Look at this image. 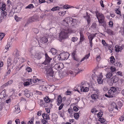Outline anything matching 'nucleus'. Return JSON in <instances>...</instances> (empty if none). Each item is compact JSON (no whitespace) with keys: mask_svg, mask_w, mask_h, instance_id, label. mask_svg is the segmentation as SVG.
Masks as SVG:
<instances>
[{"mask_svg":"<svg viewBox=\"0 0 124 124\" xmlns=\"http://www.w3.org/2000/svg\"><path fill=\"white\" fill-rule=\"evenodd\" d=\"M34 8V6L32 4H31L29 5L28 6H26L25 8H26L32 9Z\"/></svg>","mask_w":124,"mask_h":124,"instance_id":"37","label":"nucleus"},{"mask_svg":"<svg viewBox=\"0 0 124 124\" xmlns=\"http://www.w3.org/2000/svg\"><path fill=\"white\" fill-rule=\"evenodd\" d=\"M36 20L35 19L34 17H31L30 18L29 20L28 21L29 22V23H32L34 21H35Z\"/></svg>","mask_w":124,"mask_h":124,"instance_id":"35","label":"nucleus"},{"mask_svg":"<svg viewBox=\"0 0 124 124\" xmlns=\"http://www.w3.org/2000/svg\"><path fill=\"white\" fill-rule=\"evenodd\" d=\"M70 55V54L68 53L62 52L58 56V58L59 60H67L68 58Z\"/></svg>","mask_w":124,"mask_h":124,"instance_id":"5","label":"nucleus"},{"mask_svg":"<svg viewBox=\"0 0 124 124\" xmlns=\"http://www.w3.org/2000/svg\"><path fill=\"white\" fill-rule=\"evenodd\" d=\"M103 77V76L102 73H100L99 76L97 77V81L99 84H101L103 83V80L102 79Z\"/></svg>","mask_w":124,"mask_h":124,"instance_id":"8","label":"nucleus"},{"mask_svg":"<svg viewBox=\"0 0 124 124\" xmlns=\"http://www.w3.org/2000/svg\"><path fill=\"white\" fill-rule=\"evenodd\" d=\"M13 54L15 55V58L14 59V62H24L26 61V60L24 58L19 57V54L18 50L15 49L13 52Z\"/></svg>","mask_w":124,"mask_h":124,"instance_id":"3","label":"nucleus"},{"mask_svg":"<svg viewBox=\"0 0 124 124\" xmlns=\"http://www.w3.org/2000/svg\"><path fill=\"white\" fill-rule=\"evenodd\" d=\"M8 9L10 8L11 7L12 8V5H11V3L10 2V1L9 0H8Z\"/></svg>","mask_w":124,"mask_h":124,"instance_id":"55","label":"nucleus"},{"mask_svg":"<svg viewBox=\"0 0 124 124\" xmlns=\"http://www.w3.org/2000/svg\"><path fill=\"white\" fill-rule=\"evenodd\" d=\"M45 61L44 62H50L52 60V58L50 57L47 53H45Z\"/></svg>","mask_w":124,"mask_h":124,"instance_id":"12","label":"nucleus"},{"mask_svg":"<svg viewBox=\"0 0 124 124\" xmlns=\"http://www.w3.org/2000/svg\"><path fill=\"white\" fill-rule=\"evenodd\" d=\"M111 72L113 73V72H115L116 70V68L114 66H111L110 68Z\"/></svg>","mask_w":124,"mask_h":124,"instance_id":"40","label":"nucleus"},{"mask_svg":"<svg viewBox=\"0 0 124 124\" xmlns=\"http://www.w3.org/2000/svg\"><path fill=\"white\" fill-rule=\"evenodd\" d=\"M123 46H124L123 45H122L121 46L117 45H116L115 46V51L117 52H121L123 49Z\"/></svg>","mask_w":124,"mask_h":124,"instance_id":"9","label":"nucleus"},{"mask_svg":"<svg viewBox=\"0 0 124 124\" xmlns=\"http://www.w3.org/2000/svg\"><path fill=\"white\" fill-rule=\"evenodd\" d=\"M14 107L15 108V112L16 114L19 113L20 112L21 110L19 105L18 104H17L15 105Z\"/></svg>","mask_w":124,"mask_h":124,"instance_id":"13","label":"nucleus"},{"mask_svg":"<svg viewBox=\"0 0 124 124\" xmlns=\"http://www.w3.org/2000/svg\"><path fill=\"white\" fill-rule=\"evenodd\" d=\"M65 94L67 95H71V92L68 90L66 92Z\"/></svg>","mask_w":124,"mask_h":124,"instance_id":"46","label":"nucleus"},{"mask_svg":"<svg viewBox=\"0 0 124 124\" xmlns=\"http://www.w3.org/2000/svg\"><path fill=\"white\" fill-rule=\"evenodd\" d=\"M74 117L76 119H78L79 116V114L78 113H75L74 114Z\"/></svg>","mask_w":124,"mask_h":124,"instance_id":"43","label":"nucleus"},{"mask_svg":"<svg viewBox=\"0 0 124 124\" xmlns=\"http://www.w3.org/2000/svg\"><path fill=\"white\" fill-rule=\"evenodd\" d=\"M1 14L2 16H5L7 15V12L5 11H2L1 12Z\"/></svg>","mask_w":124,"mask_h":124,"instance_id":"41","label":"nucleus"},{"mask_svg":"<svg viewBox=\"0 0 124 124\" xmlns=\"http://www.w3.org/2000/svg\"><path fill=\"white\" fill-rule=\"evenodd\" d=\"M30 85L29 83L28 82L26 81V82H24L23 83V85L24 86H27L28 85Z\"/></svg>","mask_w":124,"mask_h":124,"instance_id":"63","label":"nucleus"},{"mask_svg":"<svg viewBox=\"0 0 124 124\" xmlns=\"http://www.w3.org/2000/svg\"><path fill=\"white\" fill-rule=\"evenodd\" d=\"M118 106L119 107V108H120L121 107L123 106V104L121 102H118L117 103Z\"/></svg>","mask_w":124,"mask_h":124,"instance_id":"50","label":"nucleus"},{"mask_svg":"<svg viewBox=\"0 0 124 124\" xmlns=\"http://www.w3.org/2000/svg\"><path fill=\"white\" fill-rule=\"evenodd\" d=\"M44 99L45 101L47 103H49L50 102H52L54 100L53 99H50L47 96Z\"/></svg>","mask_w":124,"mask_h":124,"instance_id":"18","label":"nucleus"},{"mask_svg":"<svg viewBox=\"0 0 124 124\" xmlns=\"http://www.w3.org/2000/svg\"><path fill=\"white\" fill-rule=\"evenodd\" d=\"M59 64L60 66V70L63 68L64 67V65L62 62H59Z\"/></svg>","mask_w":124,"mask_h":124,"instance_id":"48","label":"nucleus"},{"mask_svg":"<svg viewBox=\"0 0 124 124\" xmlns=\"http://www.w3.org/2000/svg\"><path fill=\"white\" fill-rule=\"evenodd\" d=\"M34 57L35 58H37L38 59H39L41 58V56L40 54L39 53H36Z\"/></svg>","mask_w":124,"mask_h":124,"instance_id":"34","label":"nucleus"},{"mask_svg":"<svg viewBox=\"0 0 124 124\" xmlns=\"http://www.w3.org/2000/svg\"><path fill=\"white\" fill-rule=\"evenodd\" d=\"M99 121L101 123H103L105 121L104 119L103 118H99Z\"/></svg>","mask_w":124,"mask_h":124,"instance_id":"44","label":"nucleus"},{"mask_svg":"<svg viewBox=\"0 0 124 124\" xmlns=\"http://www.w3.org/2000/svg\"><path fill=\"white\" fill-rule=\"evenodd\" d=\"M62 97L60 95L58 96L57 99V105L59 106L62 102Z\"/></svg>","mask_w":124,"mask_h":124,"instance_id":"14","label":"nucleus"},{"mask_svg":"<svg viewBox=\"0 0 124 124\" xmlns=\"http://www.w3.org/2000/svg\"><path fill=\"white\" fill-rule=\"evenodd\" d=\"M117 90V89L114 87H111L110 90L108 91L107 93L104 95L105 96L108 98H112L113 97L114 95V93Z\"/></svg>","mask_w":124,"mask_h":124,"instance_id":"4","label":"nucleus"},{"mask_svg":"<svg viewBox=\"0 0 124 124\" xmlns=\"http://www.w3.org/2000/svg\"><path fill=\"white\" fill-rule=\"evenodd\" d=\"M80 35V41L79 43V44L80 43L81 44L82 42L85 39L84 35L83 34V33L82 31H80L79 32Z\"/></svg>","mask_w":124,"mask_h":124,"instance_id":"10","label":"nucleus"},{"mask_svg":"<svg viewBox=\"0 0 124 124\" xmlns=\"http://www.w3.org/2000/svg\"><path fill=\"white\" fill-rule=\"evenodd\" d=\"M15 19L16 21L18 22L22 18L19 17L16 15H15Z\"/></svg>","mask_w":124,"mask_h":124,"instance_id":"38","label":"nucleus"},{"mask_svg":"<svg viewBox=\"0 0 124 124\" xmlns=\"http://www.w3.org/2000/svg\"><path fill=\"white\" fill-rule=\"evenodd\" d=\"M33 31L34 32L36 33H38L39 32V30L37 29L34 28L33 29Z\"/></svg>","mask_w":124,"mask_h":124,"instance_id":"64","label":"nucleus"},{"mask_svg":"<svg viewBox=\"0 0 124 124\" xmlns=\"http://www.w3.org/2000/svg\"><path fill=\"white\" fill-rule=\"evenodd\" d=\"M33 82H37L38 81H40V80L37 78H36V79H35L34 78L33 79Z\"/></svg>","mask_w":124,"mask_h":124,"instance_id":"53","label":"nucleus"},{"mask_svg":"<svg viewBox=\"0 0 124 124\" xmlns=\"http://www.w3.org/2000/svg\"><path fill=\"white\" fill-rule=\"evenodd\" d=\"M89 89L88 88L86 87H85L84 89H83V91L84 92H88L89 91Z\"/></svg>","mask_w":124,"mask_h":124,"instance_id":"59","label":"nucleus"},{"mask_svg":"<svg viewBox=\"0 0 124 124\" xmlns=\"http://www.w3.org/2000/svg\"><path fill=\"white\" fill-rule=\"evenodd\" d=\"M26 71L28 72H31L32 71V69L29 67H27V68L26 69Z\"/></svg>","mask_w":124,"mask_h":124,"instance_id":"56","label":"nucleus"},{"mask_svg":"<svg viewBox=\"0 0 124 124\" xmlns=\"http://www.w3.org/2000/svg\"><path fill=\"white\" fill-rule=\"evenodd\" d=\"M39 104L40 105V107H45V103L42 101L40 100L39 101Z\"/></svg>","mask_w":124,"mask_h":124,"instance_id":"33","label":"nucleus"},{"mask_svg":"<svg viewBox=\"0 0 124 124\" xmlns=\"http://www.w3.org/2000/svg\"><path fill=\"white\" fill-rule=\"evenodd\" d=\"M115 12L117 14L119 15L120 16H121L122 15L121 13V11L119 8L115 9Z\"/></svg>","mask_w":124,"mask_h":124,"instance_id":"30","label":"nucleus"},{"mask_svg":"<svg viewBox=\"0 0 124 124\" xmlns=\"http://www.w3.org/2000/svg\"><path fill=\"white\" fill-rule=\"evenodd\" d=\"M96 17L97 18L99 23H102L104 22L105 18L103 14L99 12L98 11H96Z\"/></svg>","mask_w":124,"mask_h":124,"instance_id":"6","label":"nucleus"},{"mask_svg":"<svg viewBox=\"0 0 124 124\" xmlns=\"http://www.w3.org/2000/svg\"><path fill=\"white\" fill-rule=\"evenodd\" d=\"M75 54H76L75 52H73L72 53V57L73 58L74 60L77 61L79 62L80 61V60L78 58H77L76 57H75Z\"/></svg>","mask_w":124,"mask_h":124,"instance_id":"26","label":"nucleus"},{"mask_svg":"<svg viewBox=\"0 0 124 124\" xmlns=\"http://www.w3.org/2000/svg\"><path fill=\"white\" fill-rule=\"evenodd\" d=\"M103 113L102 112H99L97 114V116L98 118H101L102 116Z\"/></svg>","mask_w":124,"mask_h":124,"instance_id":"47","label":"nucleus"},{"mask_svg":"<svg viewBox=\"0 0 124 124\" xmlns=\"http://www.w3.org/2000/svg\"><path fill=\"white\" fill-rule=\"evenodd\" d=\"M60 9V8L58 7H53L51 9V10L54 11L57 10H59Z\"/></svg>","mask_w":124,"mask_h":124,"instance_id":"39","label":"nucleus"},{"mask_svg":"<svg viewBox=\"0 0 124 124\" xmlns=\"http://www.w3.org/2000/svg\"><path fill=\"white\" fill-rule=\"evenodd\" d=\"M86 16H84L83 17H84L86 19V20L87 21V23L88 24L90 23V16L88 15V14L87 12L86 13Z\"/></svg>","mask_w":124,"mask_h":124,"instance_id":"19","label":"nucleus"},{"mask_svg":"<svg viewBox=\"0 0 124 124\" xmlns=\"http://www.w3.org/2000/svg\"><path fill=\"white\" fill-rule=\"evenodd\" d=\"M90 56V53H89L88 54H86L85 55V57H84L83 59H82L80 61V62H81L83 61L84 60L86 59H88Z\"/></svg>","mask_w":124,"mask_h":124,"instance_id":"31","label":"nucleus"},{"mask_svg":"<svg viewBox=\"0 0 124 124\" xmlns=\"http://www.w3.org/2000/svg\"><path fill=\"white\" fill-rule=\"evenodd\" d=\"M106 32L110 35H113L114 34L113 32L111 30L109 29H107V30Z\"/></svg>","mask_w":124,"mask_h":124,"instance_id":"29","label":"nucleus"},{"mask_svg":"<svg viewBox=\"0 0 124 124\" xmlns=\"http://www.w3.org/2000/svg\"><path fill=\"white\" fill-rule=\"evenodd\" d=\"M59 62L57 63L54 66L53 64H50V62H42V64H44V68L45 70V72L47 76H50L53 77L54 73V71L53 69V67L57 70H59L60 66L59 64Z\"/></svg>","mask_w":124,"mask_h":124,"instance_id":"2","label":"nucleus"},{"mask_svg":"<svg viewBox=\"0 0 124 124\" xmlns=\"http://www.w3.org/2000/svg\"><path fill=\"white\" fill-rule=\"evenodd\" d=\"M118 108H119V107H118L117 105H116L113 107V110H115L116 111V112H118L119 110L118 109Z\"/></svg>","mask_w":124,"mask_h":124,"instance_id":"42","label":"nucleus"},{"mask_svg":"<svg viewBox=\"0 0 124 124\" xmlns=\"http://www.w3.org/2000/svg\"><path fill=\"white\" fill-rule=\"evenodd\" d=\"M73 70L74 72V75H76L77 74L79 73V72L83 71V70H80V69H79L78 68H76L75 69L73 70Z\"/></svg>","mask_w":124,"mask_h":124,"instance_id":"17","label":"nucleus"},{"mask_svg":"<svg viewBox=\"0 0 124 124\" xmlns=\"http://www.w3.org/2000/svg\"><path fill=\"white\" fill-rule=\"evenodd\" d=\"M66 74H67V76L69 74L73 75H74V72L73 70H69L67 71V72H66Z\"/></svg>","mask_w":124,"mask_h":124,"instance_id":"32","label":"nucleus"},{"mask_svg":"<svg viewBox=\"0 0 124 124\" xmlns=\"http://www.w3.org/2000/svg\"><path fill=\"white\" fill-rule=\"evenodd\" d=\"M101 58L100 55L96 57V60L97 62H99L101 60Z\"/></svg>","mask_w":124,"mask_h":124,"instance_id":"54","label":"nucleus"},{"mask_svg":"<svg viewBox=\"0 0 124 124\" xmlns=\"http://www.w3.org/2000/svg\"><path fill=\"white\" fill-rule=\"evenodd\" d=\"M66 13V11H63L60 12L59 13V14L60 16H63Z\"/></svg>","mask_w":124,"mask_h":124,"instance_id":"36","label":"nucleus"},{"mask_svg":"<svg viewBox=\"0 0 124 124\" xmlns=\"http://www.w3.org/2000/svg\"><path fill=\"white\" fill-rule=\"evenodd\" d=\"M64 106V104L63 103H61V104L60 105V106L58 108V109L59 110H61L62 109V108L63 107V106Z\"/></svg>","mask_w":124,"mask_h":124,"instance_id":"62","label":"nucleus"},{"mask_svg":"<svg viewBox=\"0 0 124 124\" xmlns=\"http://www.w3.org/2000/svg\"><path fill=\"white\" fill-rule=\"evenodd\" d=\"M109 25L110 27H112L113 26V23L112 21H110L109 22Z\"/></svg>","mask_w":124,"mask_h":124,"instance_id":"58","label":"nucleus"},{"mask_svg":"<svg viewBox=\"0 0 124 124\" xmlns=\"http://www.w3.org/2000/svg\"><path fill=\"white\" fill-rule=\"evenodd\" d=\"M42 117L44 119L46 120H50V118L49 117V115L46 113H44L42 114Z\"/></svg>","mask_w":124,"mask_h":124,"instance_id":"20","label":"nucleus"},{"mask_svg":"<svg viewBox=\"0 0 124 124\" xmlns=\"http://www.w3.org/2000/svg\"><path fill=\"white\" fill-rule=\"evenodd\" d=\"M76 88H77L75 90V91H78V92H79V90H78V89H79L80 88V85L79 84H78L76 86ZM81 90L82 92H83V89H84V87L82 85H81L80 86Z\"/></svg>","mask_w":124,"mask_h":124,"instance_id":"15","label":"nucleus"},{"mask_svg":"<svg viewBox=\"0 0 124 124\" xmlns=\"http://www.w3.org/2000/svg\"><path fill=\"white\" fill-rule=\"evenodd\" d=\"M106 77L108 78H111L113 76L112 73L110 71L108 72L106 75Z\"/></svg>","mask_w":124,"mask_h":124,"instance_id":"28","label":"nucleus"},{"mask_svg":"<svg viewBox=\"0 0 124 124\" xmlns=\"http://www.w3.org/2000/svg\"><path fill=\"white\" fill-rule=\"evenodd\" d=\"M111 82L112 84L114 83H115L118 81L119 80L118 78L116 76H114L111 79Z\"/></svg>","mask_w":124,"mask_h":124,"instance_id":"11","label":"nucleus"},{"mask_svg":"<svg viewBox=\"0 0 124 124\" xmlns=\"http://www.w3.org/2000/svg\"><path fill=\"white\" fill-rule=\"evenodd\" d=\"M7 95L5 94V92L4 90L0 94V99H2L4 100H5V99L4 98L6 97H7Z\"/></svg>","mask_w":124,"mask_h":124,"instance_id":"16","label":"nucleus"},{"mask_svg":"<svg viewBox=\"0 0 124 124\" xmlns=\"http://www.w3.org/2000/svg\"><path fill=\"white\" fill-rule=\"evenodd\" d=\"M59 76L60 78H62L64 76H67V74L65 72H60L59 74Z\"/></svg>","mask_w":124,"mask_h":124,"instance_id":"21","label":"nucleus"},{"mask_svg":"<svg viewBox=\"0 0 124 124\" xmlns=\"http://www.w3.org/2000/svg\"><path fill=\"white\" fill-rule=\"evenodd\" d=\"M97 112V111L96 110L95 108H92L91 111V112L92 113L94 112Z\"/></svg>","mask_w":124,"mask_h":124,"instance_id":"57","label":"nucleus"},{"mask_svg":"<svg viewBox=\"0 0 124 124\" xmlns=\"http://www.w3.org/2000/svg\"><path fill=\"white\" fill-rule=\"evenodd\" d=\"M102 44L104 46H107L108 45L107 44L105 40H102Z\"/></svg>","mask_w":124,"mask_h":124,"instance_id":"52","label":"nucleus"},{"mask_svg":"<svg viewBox=\"0 0 124 124\" xmlns=\"http://www.w3.org/2000/svg\"><path fill=\"white\" fill-rule=\"evenodd\" d=\"M97 34V33H95L94 34L90 33L88 36V38L89 41L90 46L92 48L93 46V40L96 36Z\"/></svg>","mask_w":124,"mask_h":124,"instance_id":"7","label":"nucleus"},{"mask_svg":"<svg viewBox=\"0 0 124 124\" xmlns=\"http://www.w3.org/2000/svg\"><path fill=\"white\" fill-rule=\"evenodd\" d=\"M116 74L120 76H123V72L121 71H118L117 72Z\"/></svg>","mask_w":124,"mask_h":124,"instance_id":"51","label":"nucleus"},{"mask_svg":"<svg viewBox=\"0 0 124 124\" xmlns=\"http://www.w3.org/2000/svg\"><path fill=\"white\" fill-rule=\"evenodd\" d=\"M5 36V34L4 33H0V40H1Z\"/></svg>","mask_w":124,"mask_h":124,"instance_id":"49","label":"nucleus"},{"mask_svg":"<svg viewBox=\"0 0 124 124\" xmlns=\"http://www.w3.org/2000/svg\"><path fill=\"white\" fill-rule=\"evenodd\" d=\"M40 40V42L43 43H46L48 41L47 38L46 37H42Z\"/></svg>","mask_w":124,"mask_h":124,"instance_id":"23","label":"nucleus"},{"mask_svg":"<svg viewBox=\"0 0 124 124\" xmlns=\"http://www.w3.org/2000/svg\"><path fill=\"white\" fill-rule=\"evenodd\" d=\"M78 38L77 37H73L71 39L72 41L74 42H75L77 40Z\"/></svg>","mask_w":124,"mask_h":124,"instance_id":"45","label":"nucleus"},{"mask_svg":"<svg viewBox=\"0 0 124 124\" xmlns=\"http://www.w3.org/2000/svg\"><path fill=\"white\" fill-rule=\"evenodd\" d=\"M99 95L97 93L92 94L91 95V97L93 99L95 100L98 98Z\"/></svg>","mask_w":124,"mask_h":124,"instance_id":"22","label":"nucleus"},{"mask_svg":"<svg viewBox=\"0 0 124 124\" xmlns=\"http://www.w3.org/2000/svg\"><path fill=\"white\" fill-rule=\"evenodd\" d=\"M111 63H114V65L116 66L121 67L122 66V64L120 62H111Z\"/></svg>","mask_w":124,"mask_h":124,"instance_id":"27","label":"nucleus"},{"mask_svg":"<svg viewBox=\"0 0 124 124\" xmlns=\"http://www.w3.org/2000/svg\"><path fill=\"white\" fill-rule=\"evenodd\" d=\"M39 89L40 90L44 91H46V87L45 85H42L40 86Z\"/></svg>","mask_w":124,"mask_h":124,"instance_id":"25","label":"nucleus"},{"mask_svg":"<svg viewBox=\"0 0 124 124\" xmlns=\"http://www.w3.org/2000/svg\"><path fill=\"white\" fill-rule=\"evenodd\" d=\"M45 119H42L41 120L42 123L43 124H46L48 122L47 121L45 120Z\"/></svg>","mask_w":124,"mask_h":124,"instance_id":"61","label":"nucleus"},{"mask_svg":"<svg viewBox=\"0 0 124 124\" xmlns=\"http://www.w3.org/2000/svg\"><path fill=\"white\" fill-rule=\"evenodd\" d=\"M15 122L16 124H20V120L18 119H16L15 120Z\"/></svg>","mask_w":124,"mask_h":124,"instance_id":"60","label":"nucleus"},{"mask_svg":"<svg viewBox=\"0 0 124 124\" xmlns=\"http://www.w3.org/2000/svg\"><path fill=\"white\" fill-rule=\"evenodd\" d=\"M49 52L51 53L52 54L55 55L57 53V50L54 48H52Z\"/></svg>","mask_w":124,"mask_h":124,"instance_id":"24","label":"nucleus"},{"mask_svg":"<svg viewBox=\"0 0 124 124\" xmlns=\"http://www.w3.org/2000/svg\"><path fill=\"white\" fill-rule=\"evenodd\" d=\"M63 21L64 24H66V27L63 29L59 34V38L61 40L66 39L68 37V34L73 32L72 30L67 27L69 26V23H76L77 21V19H73L71 21L70 20V18L67 17L63 20Z\"/></svg>","mask_w":124,"mask_h":124,"instance_id":"1","label":"nucleus"}]
</instances>
